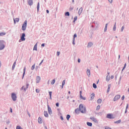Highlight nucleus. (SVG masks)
Returning <instances> with one entry per match:
<instances>
[{"mask_svg":"<svg viewBox=\"0 0 129 129\" xmlns=\"http://www.w3.org/2000/svg\"><path fill=\"white\" fill-rule=\"evenodd\" d=\"M79 108L80 109V111L82 113H86V108L85 107V106L83 105V104H80L79 106Z\"/></svg>","mask_w":129,"mask_h":129,"instance_id":"nucleus-1","label":"nucleus"},{"mask_svg":"<svg viewBox=\"0 0 129 129\" xmlns=\"http://www.w3.org/2000/svg\"><path fill=\"white\" fill-rule=\"evenodd\" d=\"M6 44V41L4 40H0V50H4L6 47L5 44Z\"/></svg>","mask_w":129,"mask_h":129,"instance_id":"nucleus-2","label":"nucleus"},{"mask_svg":"<svg viewBox=\"0 0 129 129\" xmlns=\"http://www.w3.org/2000/svg\"><path fill=\"white\" fill-rule=\"evenodd\" d=\"M27 25H28V21L25 20L22 26V31H26V29H27Z\"/></svg>","mask_w":129,"mask_h":129,"instance_id":"nucleus-3","label":"nucleus"},{"mask_svg":"<svg viewBox=\"0 0 129 129\" xmlns=\"http://www.w3.org/2000/svg\"><path fill=\"white\" fill-rule=\"evenodd\" d=\"M11 97L13 101H16L17 100V94H16V93H12L11 94Z\"/></svg>","mask_w":129,"mask_h":129,"instance_id":"nucleus-4","label":"nucleus"},{"mask_svg":"<svg viewBox=\"0 0 129 129\" xmlns=\"http://www.w3.org/2000/svg\"><path fill=\"white\" fill-rule=\"evenodd\" d=\"M47 110L50 115H52V114H53V112H52V109H51V107H50L49 105H47Z\"/></svg>","mask_w":129,"mask_h":129,"instance_id":"nucleus-5","label":"nucleus"},{"mask_svg":"<svg viewBox=\"0 0 129 129\" xmlns=\"http://www.w3.org/2000/svg\"><path fill=\"white\" fill-rule=\"evenodd\" d=\"M90 119H91V120H92V121H94V122H95L96 123H98V121H97L96 118L94 117H91L90 118Z\"/></svg>","mask_w":129,"mask_h":129,"instance_id":"nucleus-6","label":"nucleus"},{"mask_svg":"<svg viewBox=\"0 0 129 129\" xmlns=\"http://www.w3.org/2000/svg\"><path fill=\"white\" fill-rule=\"evenodd\" d=\"M119 98H120V95H117L114 97V98L113 99V101H116L117 100H118V99H119Z\"/></svg>","mask_w":129,"mask_h":129,"instance_id":"nucleus-7","label":"nucleus"},{"mask_svg":"<svg viewBox=\"0 0 129 129\" xmlns=\"http://www.w3.org/2000/svg\"><path fill=\"white\" fill-rule=\"evenodd\" d=\"M25 37H26V34L22 33V36L20 38L21 41H26V38H25Z\"/></svg>","mask_w":129,"mask_h":129,"instance_id":"nucleus-8","label":"nucleus"},{"mask_svg":"<svg viewBox=\"0 0 129 129\" xmlns=\"http://www.w3.org/2000/svg\"><path fill=\"white\" fill-rule=\"evenodd\" d=\"M40 81H41V77L39 76H37L36 78V83H40Z\"/></svg>","mask_w":129,"mask_h":129,"instance_id":"nucleus-9","label":"nucleus"},{"mask_svg":"<svg viewBox=\"0 0 129 129\" xmlns=\"http://www.w3.org/2000/svg\"><path fill=\"white\" fill-rule=\"evenodd\" d=\"M27 3L29 6H33V4H34L33 0H28Z\"/></svg>","mask_w":129,"mask_h":129,"instance_id":"nucleus-10","label":"nucleus"},{"mask_svg":"<svg viewBox=\"0 0 129 129\" xmlns=\"http://www.w3.org/2000/svg\"><path fill=\"white\" fill-rule=\"evenodd\" d=\"M93 46V43L91 42H90L88 43V45H87V48H91Z\"/></svg>","mask_w":129,"mask_h":129,"instance_id":"nucleus-11","label":"nucleus"},{"mask_svg":"<svg viewBox=\"0 0 129 129\" xmlns=\"http://www.w3.org/2000/svg\"><path fill=\"white\" fill-rule=\"evenodd\" d=\"M87 75L88 77H90V76H91L90 70L89 69L87 70Z\"/></svg>","mask_w":129,"mask_h":129,"instance_id":"nucleus-12","label":"nucleus"},{"mask_svg":"<svg viewBox=\"0 0 129 129\" xmlns=\"http://www.w3.org/2000/svg\"><path fill=\"white\" fill-rule=\"evenodd\" d=\"M83 11V9L82 8V7H81V8L79 10L78 14H79V16H80V15H81V14H82Z\"/></svg>","mask_w":129,"mask_h":129,"instance_id":"nucleus-13","label":"nucleus"},{"mask_svg":"<svg viewBox=\"0 0 129 129\" xmlns=\"http://www.w3.org/2000/svg\"><path fill=\"white\" fill-rule=\"evenodd\" d=\"M107 118L112 119L113 118V117H112V115H111V114H107Z\"/></svg>","mask_w":129,"mask_h":129,"instance_id":"nucleus-14","label":"nucleus"},{"mask_svg":"<svg viewBox=\"0 0 129 129\" xmlns=\"http://www.w3.org/2000/svg\"><path fill=\"white\" fill-rule=\"evenodd\" d=\"M44 115L45 117H48L49 114L48 113L47 111H44Z\"/></svg>","mask_w":129,"mask_h":129,"instance_id":"nucleus-15","label":"nucleus"},{"mask_svg":"<svg viewBox=\"0 0 129 129\" xmlns=\"http://www.w3.org/2000/svg\"><path fill=\"white\" fill-rule=\"evenodd\" d=\"M6 34L7 33L5 32H2L0 33V37H4Z\"/></svg>","mask_w":129,"mask_h":129,"instance_id":"nucleus-16","label":"nucleus"},{"mask_svg":"<svg viewBox=\"0 0 129 129\" xmlns=\"http://www.w3.org/2000/svg\"><path fill=\"white\" fill-rule=\"evenodd\" d=\"M95 96V94H94V93H93L91 96H90V97H91V100H92V99H94V97Z\"/></svg>","mask_w":129,"mask_h":129,"instance_id":"nucleus-17","label":"nucleus"},{"mask_svg":"<svg viewBox=\"0 0 129 129\" xmlns=\"http://www.w3.org/2000/svg\"><path fill=\"white\" fill-rule=\"evenodd\" d=\"M25 74H26V67L24 68L23 70V74L22 76V79H24V77H25Z\"/></svg>","mask_w":129,"mask_h":129,"instance_id":"nucleus-18","label":"nucleus"},{"mask_svg":"<svg viewBox=\"0 0 129 129\" xmlns=\"http://www.w3.org/2000/svg\"><path fill=\"white\" fill-rule=\"evenodd\" d=\"M30 85V84H26V88H24V91H27V89H28L29 88V86Z\"/></svg>","mask_w":129,"mask_h":129,"instance_id":"nucleus-19","label":"nucleus"},{"mask_svg":"<svg viewBox=\"0 0 129 129\" xmlns=\"http://www.w3.org/2000/svg\"><path fill=\"white\" fill-rule=\"evenodd\" d=\"M14 24H16V22H17V23H19V21H20V19L17 18L15 19V18L13 19Z\"/></svg>","mask_w":129,"mask_h":129,"instance_id":"nucleus-20","label":"nucleus"},{"mask_svg":"<svg viewBox=\"0 0 129 129\" xmlns=\"http://www.w3.org/2000/svg\"><path fill=\"white\" fill-rule=\"evenodd\" d=\"M38 121L39 123H42L43 122V121H42V118L40 117H39Z\"/></svg>","mask_w":129,"mask_h":129,"instance_id":"nucleus-21","label":"nucleus"},{"mask_svg":"<svg viewBox=\"0 0 129 129\" xmlns=\"http://www.w3.org/2000/svg\"><path fill=\"white\" fill-rule=\"evenodd\" d=\"M111 86V85L109 84L108 86V89L107 90V93H108V92H109V90H110V87Z\"/></svg>","mask_w":129,"mask_h":129,"instance_id":"nucleus-22","label":"nucleus"},{"mask_svg":"<svg viewBox=\"0 0 129 129\" xmlns=\"http://www.w3.org/2000/svg\"><path fill=\"white\" fill-rule=\"evenodd\" d=\"M107 26H108V23L106 24L104 29V32H106L107 30Z\"/></svg>","mask_w":129,"mask_h":129,"instance_id":"nucleus-23","label":"nucleus"},{"mask_svg":"<svg viewBox=\"0 0 129 129\" xmlns=\"http://www.w3.org/2000/svg\"><path fill=\"white\" fill-rule=\"evenodd\" d=\"M17 62L15 61L13 64L12 66V70H14L15 69V67H16V64Z\"/></svg>","mask_w":129,"mask_h":129,"instance_id":"nucleus-24","label":"nucleus"},{"mask_svg":"<svg viewBox=\"0 0 129 129\" xmlns=\"http://www.w3.org/2000/svg\"><path fill=\"white\" fill-rule=\"evenodd\" d=\"M37 43L34 45V48H33V50L34 51H37L38 50V49H37Z\"/></svg>","mask_w":129,"mask_h":129,"instance_id":"nucleus-25","label":"nucleus"},{"mask_svg":"<svg viewBox=\"0 0 129 129\" xmlns=\"http://www.w3.org/2000/svg\"><path fill=\"white\" fill-rule=\"evenodd\" d=\"M80 97L81 99H83V100H85L86 99V98L85 97L82 96V95H81V96H80Z\"/></svg>","mask_w":129,"mask_h":129,"instance_id":"nucleus-26","label":"nucleus"},{"mask_svg":"<svg viewBox=\"0 0 129 129\" xmlns=\"http://www.w3.org/2000/svg\"><path fill=\"white\" fill-rule=\"evenodd\" d=\"M37 12H39V10L40 9V3L39 2L37 4Z\"/></svg>","mask_w":129,"mask_h":129,"instance_id":"nucleus-27","label":"nucleus"},{"mask_svg":"<svg viewBox=\"0 0 129 129\" xmlns=\"http://www.w3.org/2000/svg\"><path fill=\"white\" fill-rule=\"evenodd\" d=\"M87 124L88 126H92V123L90 122H87Z\"/></svg>","mask_w":129,"mask_h":129,"instance_id":"nucleus-28","label":"nucleus"},{"mask_svg":"<svg viewBox=\"0 0 129 129\" xmlns=\"http://www.w3.org/2000/svg\"><path fill=\"white\" fill-rule=\"evenodd\" d=\"M48 93H49V96H50V99H52V92L51 91H49L48 92Z\"/></svg>","mask_w":129,"mask_h":129,"instance_id":"nucleus-29","label":"nucleus"},{"mask_svg":"<svg viewBox=\"0 0 129 129\" xmlns=\"http://www.w3.org/2000/svg\"><path fill=\"white\" fill-rule=\"evenodd\" d=\"M109 80H110V76H106V81L108 82V81H109Z\"/></svg>","mask_w":129,"mask_h":129,"instance_id":"nucleus-30","label":"nucleus"},{"mask_svg":"<svg viewBox=\"0 0 129 129\" xmlns=\"http://www.w3.org/2000/svg\"><path fill=\"white\" fill-rule=\"evenodd\" d=\"M93 87L95 89H96V88H97V86H96V84H95V83H93Z\"/></svg>","mask_w":129,"mask_h":129,"instance_id":"nucleus-31","label":"nucleus"},{"mask_svg":"<svg viewBox=\"0 0 129 129\" xmlns=\"http://www.w3.org/2000/svg\"><path fill=\"white\" fill-rule=\"evenodd\" d=\"M116 23H115L113 28V31H115V30H116Z\"/></svg>","mask_w":129,"mask_h":129,"instance_id":"nucleus-32","label":"nucleus"},{"mask_svg":"<svg viewBox=\"0 0 129 129\" xmlns=\"http://www.w3.org/2000/svg\"><path fill=\"white\" fill-rule=\"evenodd\" d=\"M102 101V100H101V99H99L97 101V103H101Z\"/></svg>","mask_w":129,"mask_h":129,"instance_id":"nucleus-33","label":"nucleus"},{"mask_svg":"<svg viewBox=\"0 0 129 129\" xmlns=\"http://www.w3.org/2000/svg\"><path fill=\"white\" fill-rule=\"evenodd\" d=\"M79 111H80V109L77 108L75 110V112L76 113H79Z\"/></svg>","mask_w":129,"mask_h":129,"instance_id":"nucleus-34","label":"nucleus"},{"mask_svg":"<svg viewBox=\"0 0 129 129\" xmlns=\"http://www.w3.org/2000/svg\"><path fill=\"white\" fill-rule=\"evenodd\" d=\"M70 117H71V116H70L69 114H68L66 117L67 120H69V118H70Z\"/></svg>","mask_w":129,"mask_h":129,"instance_id":"nucleus-35","label":"nucleus"},{"mask_svg":"<svg viewBox=\"0 0 129 129\" xmlns=\"http://www.w3.org/2000/svg\"><path fill=\"white\" fill-rule=\"evenodd\" d=\"M121 122V120L119 119V120L115 121L114 123H120Z\"/></svg>","mask_w":129,"mask_h":129,"instance_id":"nucleus-36","label":"nucleus"},{"mask_svg":"<svg viewBox=\"0 0 129 129\" xmlns=\"http://www.w3.org/2000/svg\"><path fill=\"white\" fill-rule=\"evenodd\" d=\"M64 85H65V80H63L62 83L61 88H63Z\"/></svg>","mask_w":129,"mask_h":129,"instance_id":"nucleus-37","label":"nucleus"},{"mask_svg":"<svg viewBox=\"0 0 129 129\" xmlns=\"http://www.w3.org/2000/svg\"><path fill=\"white\" fill-rule=\"evenodd\" d=\"M65 16L69 17V16H70V13H69V12H67L65 13Z\"/></svg>","mask_w":129,"mask_h":129,"instance_id":"nucleus-38","label":"nucleus"},{"mask_svg":"<svg viewBox=\"0 0 129 129\" xmlns=\"http://www.w3.org/2000/svg\"><path fill=\"white\" fill-rule=\"evenodd\" d=\"M51 84L52 85H54V84H55V79H53V80L51 81Z\"/></svg>","mask_w":129,"mask_h":129,"instance_id":"nucleus-39","label":"nucleus"},{"mask_svg":"<svg viewBox=\"0 0 129 129\" xmlns=\"http://www.w3.org/2000/svg\"><path fill=\"white\" fill-rule=\"evenodd\" d=\"M76 21H77V16H76L74 17L73 22L75 23V22H76Z\"/></svg>","mask_w":129,"mask_h":129,"instance_id":"nucleus-40","label":"nucleus"},{"mask_svg":"<svg viewBox=\"0 0 129 129\" xmlns=\"http://www.w3.org/2000/svg\"><path fill=\"white\" fill-rule=\"evenodd\" d=\"M9 123H11V121H10V119H8L6 120V124H9Z\"/></svg>","mask_w":129,"mask_h":129,"instance_id":"nucleus-41","label":"nucleus"},{"mask_svg":"<svg viewBox=\"0 0 129 129\" xmlns=\"http://www.w3.org/2000/svg\"><path fill=\"white\" fill-rule=\"evenodd\" d=\"M35 64L34 63L31 67V70H34L35 69Z\"/></svg>","mask_w":129,"mask_h":129,"instance_id":"nucleus-42","label":"nucleus"},{"mask_svg":"<svg viewBox=\"0 0 129 129\" xmlns=\"http://www.w3.org/2000/svg\"><path fill=\"white\" fill-rule=\"evenodd\" d=\"M99 109H100V106L98 105L96 108V110H99Z\"/></svg>","mask_w":129,"mask_h":129,"instance_id":"nucleus-43","label":"nucleus"},{"mask_svg":"<svg viewBox=\"0 0 129 129\" xmlns=\"http://www.w3.org/2000/svg\"><path fill=\"white\" fill-rule=\"evenodd\" d=\"M16 129H23L21 126H17Z\"/></svg>","mask_w":129,"mask_h":129,"instance_id":"nucleus-44","label":"nucleus"},{"mask_svg":"<svg viewBox=\"0 0 129 129\" xmlns=\"http://www.w3.org/2000/svg\"><path fill=\"white\" fill-rule=\"evenodd\" d=\"M77 37V34H76V33H75L74 35V38L73 39H74V40H75V38Z\"/></svg>","mask_w":129,"mask_h":129,"instance_id":"nucleus-45","label":"nucleus"},{"mask_svg":"<svg viewBox=\"0 0 129 129\" xmlns=\"http://www.w3.org/2000/svg\"><path fill=\"white\" fill-rule=\"evenodd\" d=\"M36 93H39L40 92V90L36 89Z\"/></svg>","mask_w":129,"mask_h":129,"instance_id":"nucleus-46","label":"nucleus"},{"mask_svg":"<svg viewBox=\"0 0 129 129\" xmlns=\"http://www.w3.org/2000/svg\"><path fill=\"white\" fill-rule=\"evenodd\" d=\"M124 29V26H123L121 27V32H123Z\"/></svg>","mask_w":129,"mask_h":129,"instance_id":"nucleus-47","label":"nucleus"},{"mask_svg":"<svg viewBox=\"0 0 129 129\" xmlns=\"http://www.w3.org/2000/svg\"><path fill=\"white\" fill-rule=\"evenodd\" d=\"M73 45H75V39H74V38H73Z\"/></svg>","mask_w":129,"mask_h":129,"instance_id":"nucleus-48","label":"nucleus"},{"mask_svg":"<svg viewBox=\"0 0 129 129\" xmlns=\"http://www.w3.org/2000/svg\"><path fill=\"white\" fill-rule=\"evenodd\" d=\"M43 62H44V59H42L41 60V61L40 62V63H39V66H41V64H42V63H43Z\"/></svg>","mask_w":129,"mask_h":129,"instance_id":"nucleus-49","label":"nucleus"},{"mask_svg":"<svg viewBox=\"0 0 129 129\" xmlns=\"http://www.w3.org/2000/svg\"><path fill=\"white\" fill-rule=\"evenodd\" d=\"M55 105H56V106H57V107H59V103H56L55 104Z\"/></svg>","mask_w":129,"mask_h":129,"instance_id":"nucleus-50","label":"nucleus"},{"mask_svg":"<svg viewBox=\"0 0 129 129\" xmlns=\"http://www.w3.org/2000/svg\"><path fill=\"white\" fill-rule=\"evenodd\" d=\"M108 2L110 4H112L113 0H108Z\"/></svg>","mask_w":129,"mask_h":129,"instance_id":"nucleus-51","label":"nucleus"},{"mask_svg":"<svg viewBox=\"0 0 129 129\" xmlns=\"http://www.w3.org/2000/svg\"><path fill=\"white\" fill-rule=\"evenodd\" d=\"M56 55H57V56H59V55H60V52L59 51H57L56 52Z\"/></svg>","mask_w":129,"mask_h":129,"instance_id":"nucleus-52","label":"nucleus"},{"mask_svg":"<svg viewBox=\"0 0 129 129\" xmlns=\"http://www.w3.org/2000/svg\"><path fill=\"white\" fill-rule=\"evenodd\" d=\"M81 61V59H80V58H78V63H80Z\"/></svg>","mask_w":129,"mask_h":129,"instance_id":"nucleus-53","label":"nucleus"},{"mask_svg":"<svg viewBox=\"0 0 129 129\" xmlns=\"http://www.w3.org/2000/svg\"><path fill=\"white\" fill-rule=\"evenodd\" d=\"M38 69H39V67L38 66H36L35 70H36V71H37V70H38Z\"/></svg>","mask_w":129,"mask_h":129,"instance_id":"nucleus-54","label":"nucleus"},{"mask_svg":"<svg viewBox=\"0 0 129 129\" xmlns=\"http://www.w3.org/2000/svg\"><path fill=\"white\" fill-rule=\"evenodd\" d=\"M24 88H24V86H23L20 89L21 91H22V90H24Z\"/></svg>","mask_w":129,"mask_h":129,"instance_id":"nucleus-55","label":"nucleus"},{"mask_svg":"<svg viewBox=\"0 0 129 129\" xmlns=\"http://www.w3.org/2000/svg\"><path fill=\"white\" fill-rule=\"evenodd\" d=\"M121 99L122 100H123V99H124V95H123L121 97Z\"/></svg>","mask_w":129,"mask_h":129,"instance_id":"nucleus-56","label":"nucleus"},{"mask_svg":"<svg viewBox=\"0 0 129 129\" xmlns=\"http://www.w3.org/2000/svg\"><path fill=\"white\" fill-rule=\"evenodd\" d=\"M82 94V91H80V96H81Z\"/></svg>","mask_w":129,"mask_h":129,"instance_id":"nucleus-57","label":"nucleus"},{"mask_svg":"<svg viewBox=\"0 0 129 129\" xmlns=\"http://www.w3.org/2000/svg\"><path fill=\"white\" fill-rule=\"evenodd\" d=\"M125 66H124L122 70V72L123 71V70H124L125 69Z\"/></svg>","mask_w":129,"mask_h":129,"instance_id":"nucleus-58","label":"nucleus"},{"mask_svg":"<svg viewBox=\"0 0 129 129\" xmlns=\"http://www.w3.org/2000/svg\"><path fill=\"white\" fill-rule=\"evenodd\" d=\"M41 46H42V47H45V44H44V43H42V44H41Z\"/></svg>","mask_w":129,"mask_h":129,"instance_id":"nucleus-59","label":"nucleus"},{"mask_svg":"<svg viewBox=\"0 0 129 129\" xmlns=\"http://www.w3.org/2000/svg\"><path fill=\"white\" fill-rule=\"evenodd\" d=\"M128 108V104H127L125 109H127Z\"/></svg>","mask_w":129,"mask_h":129,"instance_id":"nucleus-60","label":"nucleus"},{"mask_svg":"<svg viewBox=\"0 0 129 129\" xmlns=\"http://www.w3.org/2000/svg\"><path fill=\"white\" fill-rule=\"evenodd\" d=\"M60 119H61L62 120L64 119V118H63V116H60Z\"/></svg>","mask_w":129,"mask_h":129,"instance_id":"nucleus-61","label":"nucleus"},{"mask_svg":"<svg viewBox=\"0 0 129 129\" xmlns=\"http://www.w3.org/2000/svg\"><path fill=\"white\" fill-rule=\"evenodd\" d=\"M31 61H32V58L30 57L29 59V62L31 63Z\"/></svg>","mask_w":129,"mask_h":129,"instance_id":"nucleus-62","label":"nucleus"},{"mask_svg":"<svg viewBox=\"0 0 129 129\" xmlns=\"http://www.w3.org/2000/svg\"><path fill=\"white\" fill-rule=\"evenodd\" d=\"M10 112H13V109L12 108H10Z\"/></svg>","mask_w":129,"mask_h":129,"instance_id":"nucleus-63","label":"nucleus"},{"mask_svg":"<svg viewBox=\"0 0 129 129\" xmlns=\"http://www.w3.org/2000/svg\"><path fill=\"white\" fill-rule=\"evenodd\" d=\"M28 115H29V117L31 116V115H30V113L29 112H27Z\"/></svg>","mask_w":129,"mask_h":129,"instance_id":"nucleus-64","label":"nucleus"}]
</instances>
